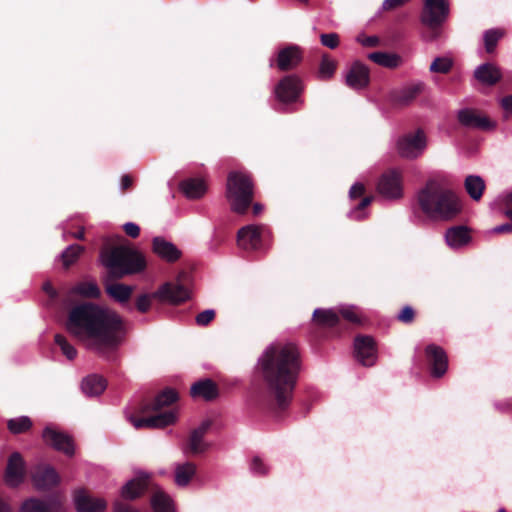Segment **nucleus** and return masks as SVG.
Returning <instances> with one entry per match:
<instances>
[{"label": "nucleus", "instance_id": "obj_1", "mask_svg": "<svg viewBox=\"0 0 512 512\" xmlns=\"http://www.w3.org/2000/svg\"><path fill=\"white\" fill-rule=\"evenodd\" d=\"M302 368V357L294 342L269 345L258 360L257 371L265 391L256 399L259 407L275 413L285 411L291 404Z\"/></svg>", "mask_w": 512, "mask_h": 512}, {"label": "nucleus", "instance_id": "obj_2", "mask_svg": "<svg viewBox=\"0 0 512 512\" xmlns=\"http://www.w3.org/2000/svg\"><path fill=\"white\" fill-rule=\"evenodd\" d=\"M65 326L88 349L107 359L118 350L127 333L125 321L116 311L92 302L72 307Z\"/></svg>", "mask_w": 512, "mask_h": 512}, {"label": "nucleus", "instance_id": "obj_3", "mask_svg": "<svg viewBox=\"0 0 512 512\" xmlns=\"http://www.w3.org/2000/svg\"><path fill=\"white\" fill-rule=\"evenodd\" d=\"M99 259L107 271L104 279L105 292L114 301L127 303L133 294V286L112 282L142 273L147 267L144 254L129 245L113 244L110 239L105 238Z\"/></svg>", "mask_w": 512, "mask_h": 512}, {"label": "nucleus", "instance_id": "obj_4", "mask_svg": "<svg viewBox=\"0 0 512 512\" xmlns=\"http://www.w3.org/2000/svg\"><path fill=\"white\" fill-rule=\"evenodd\" d=\"M420 209L428 216L449 220L461 211V203L456 194L436 180H428L417 194Z\"/></svg>", "mask_w": 512, "mask_h": 512}, {"label": "nucleus", "instance_id": "obj_5", "mask_svg": "<svg viewBox=\"0 0 512 512\" xmlns=\"http://www.w3.org/2000/svg\"><path fill=\"white\" fill-rule=\"evenodd\" d=\"M176 390L166 388L160 392L151 402H145L140 406V413L148 416L131 417V423L136 429L165 428L176 421V413L172 410L160 412L163 408L171 406L178 400Z\"/></svg>", "mask_w": 512, "mask_h": 512}, {"label": "nucleus", "instance_id": "obj_6", "mask_svg": "<svg viewBox=\"0 0 512 512\" xmlns=\"http://www.w3.org/2000/svg\"><path fill=\"white\" fill-rule=\"evenodd\" d=\"M226 198L234 213L246 214L254 198L252 178L243 172H230L226 183Z\"/></svg>", "mask_w": 512, "mask_h": 512}, {"label": "nucleus", "instance_id": "obj_7", "mask_svg": "<svg viewBox=\"0 0 512 512\" xmlns=\"http://www.w3.org/2000/svg\"><path fill=\"white\" fill-rule=\"evenodd\" d=\"M189 297V290L184 285L166 282L151 294L139 295L135 300V306L140 313H147L151 308L153 299H158L163 303L179 305L187 301Z\"/></svg>", "mask_w": 512, "mask_h": 512}, {"label": "nucleus", "instance_id": "obj_8", "mask_svg": "<svg viewBox=\"0 0 512 512\" xmlns=\"http://www.w3.org/2000/svg\"><path fill=\"white\" fill-rule=\"evenodd\" d=\"M450 13L448 0H425L420 14L421 23L429 29L430 40L439 35V30Z\"/></svg>", "mask_w": 512, "mask_h": 512}, {"label": "nucleus", "instance_id": "obj_9", "mask_svg": "<svg viewBox=\"0 0 512 512\" xmlns=\"http://www.w3.org/2000/svg\"><path fill=\"white\" fill-rule=\"evenodd\" d=\"M341 317L349 323H361L360 317L353 308H342L339 311L317 308L313 312V321L319 327L336 329L338 333L341 331Z\"/></svg>", "mask_w": 512, "mask_h": 512}, {"label": "nucleus", "instance_id": "obj_10", "mask_svg": "<svg viewBox=\"0 0 512 512\" xmlns=\"http://www.w3.org/2000/svg\"><path fill=\"white\" fill-rule=\"evenodd\" d=\"M303 60V48L296 44H284L269 59V66L281 72H290L297 69Z\"/></svg>", "mask_w": 512, "mask_h": 512}, {"label": "nucleus", "instance_id": "obj_11", "mask_svg": "<svg viewBox=\"0 0 512 512\" xmlns=\"http://www.w3.org/2000/svg\"><path fill=\"white\" fill-rule=\"evenodd\" d=\"M377 192L389 200L400 199L403 196V176L397 169H388L379 177Z\"/></svg>", "mask_w": 512, "mask_h": 512}, {"label": "nucleus", "instance_id": "obj_12", "mask_svg": "<svg viewBox=\"0 0 512 512\" xmlns=\"http://www.w3.org/2000/svg\"><path fill=\"white\" fill-rule=\"evenodd\" d=\"M303 91L301 78L295 74H289L282 77L276 84L274 93L282 104L295 103Z\"/></svg>", "mask_w": 512, "mask_h": 512}, {"label": "nucleus", "instance_id": "obj_13", "mask_svg": "<svg viewBox=\"0 0 512 512\" xmlns=\"http://www.w3.org/2000/svg\"><path fill=\"white\" fill-rule=\"evenodd\" d=\"M354 357L365 367H372L378 358V347L375 339L370 335L359 334L354 338Z\"/></svg>", "mask_w": 512, "mask_h": 512}, {"label": "nucleus", "instance_id": "obj_14", "mask_svg": "<svg viewBox=\"0 0 512 512\" xmlns=\"http://www.w3.org/2000/svg\"><path fill=\"white\" fill-rule=\"evenodd\" d=\"M18 512H64V503L59 494L52 495L46 500L28 497L22 501Z\"/></svg>", "mask_w": 512, "mask_h": 512}, {"label": "nucleus", "instance_id": "obj_15", "mask_svg": "<svg viewBox=\"0 0 512 512\" xmlns=\"http://www.w3.org/2000/svg\"><path fill=\"white\" fill-rule=\"evenodd\" d=\"M31 481L36 490L50 491L60 484L61 478L54 467L38 464L31 473Z\"/></svg>", "mask_w": 512, "mask_h": 512}, {"label": "nucleus", "instance_id": "obj_16", "mask_svg": "<svg viewBox=\"0 0 512 512\" xmlns=\"http://www.w3.org/2000/svg\"><path fill=\"white\" fill-rule=\"evenodd\" d=\"M265 227L262 225H246L237 232V244L245 251H256L261 248Z\"/></svg>", "mask_w": 512, "mask_h": 512}, {"label": "nucleus", "instance_id": "obj_17", "mask_svg": "<svg viewBox=\"0 0 512 512\" xmlns=\"http://www.w3.org/2000/svg\"><path fill=\"white\" fill-rule=\"evenodd\" d=\"M26 476V467L22 455L19 452H13L7 461L4 473V481L10 488L20 486Z\"/></svg>", "mask_w": 512, "mask_h": 512}, {"label": "nucleus", "instance_id": "obj_18", "mask_svg": "<svg viewBox=\"0 0 512 512\" xmlns=\"http://www.w3.org/2000/svg\"><path fill=\"white\" fill-rule=\"evenodd\" d=\"M457 119L462 126L469 129L489 131L495 127V123L490 118L471 108L459 110Z\"/></svg>", "mask_w": 512, "mask_h": 512}, {"label": "nucleus", "instance_id": "obj_19", "mask_svg": "<svg viewBox=\"0 0 512 512\" xmlns=\"http://www.w3.org/2000/svg\"><path fill=\"white\" fill-rule=\"evenodd\" d=\"M425 355L431 375L434 378H441L448 369V357L444 349L436 344H429L425 348Z\"/></svg>", "mask_w": 512, "mask_h": 512}, {"label": "nucleus", "instance_id": "obj_20", "mask_svg": "<svg viewBox=\"0 0 512 512\" xmlns=\"http://www.w3.org/2000/svg\"><path fill=\"white\" fill-rule=\"evenodd\" d=\"M398 152L405 158H416L425 148V136L421 130L401 137L397 143Z\"/></svg>", "mask_w": 512, "mask_h": 512}, {"label": "nucleus", "instance_id": "obj_21", "mask_svg": "<svg viewBox=\"0 0 512 512\" xmlns=\"http://www.w3.org/2000/svg\"><path fill=\"white\" fill-rule=\"evenodd\" d=\"M43 439L55 450L60 451L69 457H72L75 453L73 439L68 434L47 427L43 431Z\"/></svg>", "mask_w": 512, "mask_h": 512}, {"label": "nucleus", "instance_id": "obj_22", "mask_svg": "<svg viewBox=\"0 0 512 512\" xmlns=\"http://www.w3.org/2000/svg\"><path fill=\"white\" fill-rule=\"evenodd\" d=\"M424 88L425 84L423 82H417L409 84L401 89H396L391 93V101L396 106H409L424 91Z\"/></svg>", "mask_w": 512, "mask_h": 512}, {"label": "nucleus", "instance_id": "obj_23", "mask_svg": "<svg viewBox=\"0 0 512 512\" xmlns=\"http://www.w3.org/2000/svg\"><path fill=\"white\" fill-rule=\"evenodd\" d=\"M346 85L354 90L364 89L370 82V71L366 65L356 61L346 74Z\"/></svg>", "mask_w": 512, "mask_h": 512}, {"label": "nucleus", "instance_id": "obj_24", "mask_svg": "<svg viewBox=\"0 0 512 512\" xmlns=\"http://www.w3.org/2000/svg\"><path fill=\"white\" fill-rule=\"evenodd\" d=\"M150 487V476L140 474L129 480L121 490V495L126 500H135L141 497Z\"/></svg>", "mask_w": 512, "mask_h": 512}, {"label": "nucleus", "instance_id": "obj_25", "mask_svg": "<svg viewBox=\"0 0 512 512\" xmlns=\"http://www.w3.org/2000/svg\"><path fill=\"white\" fill-rule=\"evenodd\" d=\"M152 250L158 257L169 263L178 261L182 256V252L163 237L153 238Z\"/></svg>", "mask_w": 512, "mask_h": 512}, {"label": "nucleus", "instance_id": "obj_26", "mask_svg": "<svg viewBox=\"0 0 512 512\" xmlns=\"http://www.w3.org/2000/svg\"><path fill=\"white\" fill-rule=\"evenodd\" d=\"M74 502L77 512H103L107 507L104 499L94 498L83 490L75 494Z\"/></svg>", "mask_w": 512, "mask_h": 512}, {"label": "nucleus", "instance_id": "obj_27", "mask_svg": "<svg viewBox=\"0 0 512 512\" xmlns=\"http://www.w3.org/2000/svg\"><path fill=\"white\" fill-rule=\"evenodd\" d=\"M190 395L193 398H202L210 402L219 396V388L212 379L205 378L192 384Z\"/></svg>", "mask_w": 512, "mask_h": 512}, {"label": "nucleus", "instance_id": "obj_28", "mask_svg": "<svg viewBox=\"0 0 512 512\" xmlns=\"http://www.w3.org/2000/svg\"><path fill=\"white\" fill-rule=\"evenodd\" d=\"M474 77L483 85L494 86L501 80L502 73L495 64L487 62L475 69Z\"/></svg>", "mask_w": 512, "mask_h": 512}, {"label": "nucleus", "instance_id": "obj_29", "mask_svg": "<svg viewBox=\"0 0 512 512\" xmlns=\"http://www.w3.org/2000/svg\"><path fill=\"white\" fill-rule=\"evenodd\" d=\"M212 425L211 420H205L201 423V425L195 428L189 437L188 448L191 453L199 454L206 451L208 448V444L203 441L204 436L208 432Z\"/></svg>", "mask_w": 512, "mask_h": 512}, {"label": "nucleus", "instance_id": "obj_30", "mask_svg": "<svg viewBox=\"0 0 512 512\" xmlns=\"http://www.w3.org/2000/svg\"><path fill=\"white\" fill-rule=\"evenodd\" d=\"M179 188L188 199H200L207 191L206 183L200 178H188L180 182Z\"/></svg>", "mask_w": 512, "mask_h": 512}, {"label": "nucleus", "instance_id": "obj_31", "mask_svg": "<svg viewBox=\"0 0 512 512\" xmlns=\"http://www.w3.org/2000/svg\"><path fill=\"white\" fill-rule=\"evenodd\" d=\"M106 387V379L97 374H92L84 378L81 385L82 391L87 396H98L104 392Z\"/></svg>", "mask_w": 512, "mask_h": 512}, {"label": "nucleus", "instance_id": "obj_32", "mask_svg": "<svg viewBox=\"0 0 512 512\" xmlns=\"http://www.w3.org/2000/svg\"><path fill=\"white\" fill-rule=\"evenodd\" d=\"M368 59L379 66L389 69H395L403 63V59L400 55L381 51L370 53Z\"/></svg>", "mask_w": 512, "mask_h": 512}, {"label": "nucleus", "instance_id": "obj_33", "mask_svg": "<svg viewBox=\"0 0 512 512\" xmlns=\"http://www.w3.org/2000/svg\"><path fill=\"white\" fill-rule=\"evenodd\" d=\"M445 238L447 244L453 248L466 245L471 239L469 230L465 226H454L449 228L446 232Z\"/></svg>", "mask_w": 512, "mask_h": 512}, {"label": "nucleus", "instance_id": "obj_34", "mask_svg": "<svg viewBox=\"0 0 512 512\" xmlns=\"http://www.w3.org/2000/svg\"><path fill=\"white\" fill-rule=\"evenodd\" d=\"M151 506L154 512H174L172 499L161 489L153 492Z\"/></svg>", "mask_w": 512, "mask_h": 512}, {"label": "nucleus", "instance_id": "obj_35", "mask_svg": "<svg viewBox=\"0 0 512 512\" xmlns=\"http://www.w3.org/2000/svg\"><path fill=\"white\" fill-rule=\"evenodd\" d=\"M468 195L475 201H479L485 190L484 180L477 175H469L464 182Z\"/></svg>", "mask_w": 512, "mask_h": 512}, {"label": "nucleus", "instance_id": "obj_36", "mask_svg": "<svg viewBox=\"0 0 512 512\" xmlns=\"http://www.w3.org/2000/svg\"><path fill=\"white\" fill-rule=\"evenodd\" d=\"M73 292L82 297L89 299H98L101 296V291L96 282L83 281L73 287Z\"/></svg>", "mask_w": 512, "mask_h": 512}, {"label": "nucleus", "instance_id": "obj_37", "mask_svg": "<svg viewBox=\"0 0 512 512\" xmlns=\"http://www.w3.org/2000/svg\"><path fill=\"white\" fill-rule=\"evenodd\" d=\"M196 472V466L191 462L178 465L175 471V482L179 486L187 485Z\"/></svg>", "mask_w": 512, "mask_h": 512}, {"label": "nucleus", "instance_id": "obj_38", "mask_svg": "<svg viewBox=\"0 0 512 512\" xmlns=\"http://www.w3.org/2000/svg\"><path fill=\"white\" fill-rule=\"evenodd\" d=\"M84 251V246L78 244H72L68 246L61 254V261L64 268L68 269L70 266L76 263Z\"/></svg>", "mask_w": 512, "mask_h": 512}, {"label": "nucleus", "instance_id": "obj_39", "mask_svg": "<svg viewBox=\"0 0 512 512\" xmlns=\"http://www.w3.org/2000/svg\"><path fill=\"white\" fill-rule=\"evenodd\" d=\"M337 68V62L329 57L328 54H323L318 70V77L321 80H329L333 77Z\"/></svg>", "mask_w": 512, "mask_h": 512}, {"label": "nucleus", "instance_id": "obj_40", "mask_svg": "<svg viewBox=\"0 0 512 512\" xmlns=\"http://www.w3.org/2000/svg\"><path fill=\"white\" fill-rule=\"evenodd\" d=\"M7 427L13 434L25 433L32 427V421L27 416H21L8 420Z\"/></svg>", "mask_w": 512, "mask_h": 512}, {"label": "nucleus", "instance_id": "obj_41", "mask_svg": "<svg viewBox=\"0 0 512 512\" xmlns=\"http://www.w3.org/2000/svg\"><path fill=\"white\" fill-rule=\"evenodd\" d=\"M505 31L503 29H489L484 33V45L487 53L494 52L498 41L503 38Z\"/></svg>", "mask_w": 512, "mask_h": 512}, {"label": "nucleus", "instance_id": "obj_42", "mask_svg": "<svg viewBox=\"0 0 512 512\" xmlns=\"http://www.w3.org/2000/svg\"><path fill=\"white\" fill-rule=\"evenodd\" d=\"M54 340L68 360H74L76 358L77 350L68 342L65 336L56 334Z\"/></svg>", "mask_w": 512, "mask_h": 512}, {"label": "nucleus", "instance_id": "obj_43", "mask_svg": "<svg viewBox=\"0 0 512 512\" xmlns=\"http://www.w3.org/2000/svg\"><path fill=\"white\" fill-rule=\"evenodd\" d=\"M453 66V61L448 57H437L430 65V71L433 73L447 74Z\"/></svg>", "mask_w": 512, "mask_h": 512}, {"label": "nucleus", "instance_id": "obj_44", "mask_svg": "<svg viewBox=\"0 0 512 512\" xmlns=\"http://www.w3.org/2000/svg\"><path fill=\"white\" fill-rule=\"evenodd\" d=\"M216 317V312L213 309H207L199 314L195 318V322L200 327L208 326Z\"/></svg>", "mask_w": 512, "mask_h": 512}, {"label": "nucleus", "instance_id": "obj_45", "mask_svg": "<svg viewBox=\"0 0 512 512\" xmlns=\"http://www.w3.org/2000/svg\"><path fill=\"white\" fill-rule=\"evenodd\" d=\"M321 44L330 49H336L339 46V35L337 33H323L320 35Z\"/></svg>", "mask_w": 512, "mask_h": 512}, {"label": "nucleus", "instance_id": "obj_46", "mask_svg": "<svg viewBox=\"0 0 512 512\" xmlns=\"http://www.w3.org/2000/svg\"><path fill=\"white\" fill-rule=\"evenodd\" d=\"M415 319V311L411 306H404L397 315V320L404 324H410Z\"/></svg>", "mask_w": 512, "mask_h": 512}, {"label": "nucleus", "instance_id": "obj_47", "mask_svg": "<svg viewBox=\"0 0 512 512\" xmlns=\"http://www.w3.org/2000/svg\"><path fill=\"white\" fill-rule=\"evenodd\" d=\"M251 470L258 475H266L268 473V468L263 463L262 459L258 456H255L252 459Z\"/></svg>", "mask_w": 512, "mask_h": 512}, {"label": "nucleus", "instance_id": "obj_48", "mask_svg": "<svg viewBox=\"0 0 512 512\" xmlns=\"http://www.w3.org/2000/svg\"><path fill=\"white\" fill-rule=\"evenodd\" d=\"M123 230L131 238H137L140 235V227L133 222L125 223Z\"/></svg>", "mask_w": 512, "mask_h": 512}, {"label": "nucleus", "instance_id": "obj_49", "mask_svg": "<svg viewBox=\"0 0 512 512\" xmlns=\"http://www.w3.org/2000/svg\"><path fill=\"white\" fill-rule=\"evenodd\" d=\"M357 41L365 47H377L380 43L377 36H359Z\"/></svg>", "mask_w": 512, "mask_h": 512}, {"label": "nucleus", "instance_id": "obj_50", "mask_svg": "<svg viewBox=\"0 0 512 512\" xmlns=\"http://www.w3.org/2000/svg\"><path fill=\"white\" fill-rule=\"evenodd\" d=\"M364 193H365L364 185L362 183H355L349 191V196L351 199H357V198L363 197Z\"/></svg>", "mask_w": 512, "mask_h": 512}, {"label": "nucleus", "instance_id": "obj_51", "mask_svg": "<svg viewBox=\"0 0 512 512\" xmlns=\"http://www.w3.org/2000/svg\"><path fill=\"white\" fill-rule=\"evenodd\" d=\"M409 0H384L382 8L385 11H390L404 5Z\"/></svg>", "mask_w": 512, "mask_h": 512}, {"label": "nucleus", "instance_id": "obj_52", "mask_svg": "<svg viewBox=\"0 0 512 512\" xmlns=\"http://www.w3.org/2000/svg\"><path fill=\"white\" fill-rule=\"evenodd\" d=\"M133 178L129 174H125L121 178V190L122 192H126L133 187Z\"/></svg>", "mask_w": 512, "mask_h": 512}, {"label": "nucleus", "instance_id": "obj_53", "mask_svg": "<svg viewBox=\"0 0 512 512\" xmlns=\"http://www.w3.org/2000/svg\"><path fill=\"white\" fill-rule=\"evenodd\" d=\"M113 512H138L129 505H126L120 501H116L113 506Z\"/></svg>", "mask_w": 512, "mask_h": 512}, {"label": "nucleus", "instance_id": "obj_54", "mask_svg": "<svg viewBox=\"0 0 512 512\" xmlns=\"http://www.w3.org/2000/svg\"><path fill=\"white\" fill-rule=\"evenodd\" d=\"M504 213L509 218L512 219V192L509 193L504 201Z\"/></svg>", "mask_w": 512, "mask_h": 512}, {"label": "nucleus", "instance_id": "obj_55", "mask_svg": "<svg viewBox=\"0 0 512 512\" xmlns=\"http://www.w3.org/2000/svg\"><path fill=\"white\" fill-rule=\"evenodd\" d=\"M501 105L506 112L512 114V94L502 98Z\"/></svg>", "mask_w": 512, "mask_h": 512}, {"label": "nucleus", "instance_id": "obj_56", "mask_svg": "<svg viewBox=\"0 0 512 512\" xmlns=\"http://www.w3.org/2000/svg\"><path fill=\"white\" fill-rule=\"evenodd\" d=\"M373 201V197L372 196H365L361 199V201L358 203V205L355 207V211H362L364 210L367 206H369L371 204V202Z\"/></svg>", "mask_w": 512, "mask_h": 512}, {"label": "nucleus", "instance_id": "obj_57", "mask_svg": "<svg viewBox=\"0 0 512 512\" xmlns=\"http://www.w3.org/2000/svg\"><path fill=\"white\" fill-rule=\"evenodd\" d=\"M509 223L499 225L494 228L496 233H511L512 232V219H509Z\"/></svg>", "mask_w": 512, "mask_h": 512}, {"label": "nucleus", "instance_id": "obj_58", "mask_svg": "<svg viewBox=\"0 0 512 512\" xmlns=\"http://www.w3.org/2000/svg\"><path fill=\"white\" fill-rule=\"evenodd\" d=\"M0 512H12L10 503L2 498H0Z\"/></svg>", "mask_w": 512, "mask_h": 512}, {"label": "nucleus", "instance_id": "obj_59", "mask_svg": "<svg viewBox=\"0 0 512 512\" xmlns=\"http://www.w3.org/2000/svg\"><path fill=\"white\" fill-rule=\"evenodd\" d=\"M70 235L78 240H84L85 239V230L84 227H81L77 232L70 233Z\"/></svg>", "mask_w": 512, "mask_h": 512}, {"label": "nucleus", "instance_id": "obj_60", "mask_svg": "<svg viewBox=\"0 0 512 512\" xmlns=\"http://www.w3.org/2000/svg\"><path fill=\"white\" fill-rule=\"evenodd\" d=\"M43 289L45 290V292H47L51 297H55L56 296V291L54 290V288L52 287V285L50 283H45L44 286H43Z\"/></svg>", "mask_w": 512, "mask_h": 512}, {"label": "nucleus", "instance_id": "obj_61", "mask_svg": "<svg viewBox=\"0 0 512 512\" xmlns=\"http://www.w3.org/2000/svg\"><path fill=\"white\" fill-rule=\"evenodd\" d=\"M253 214L258 215L261 213L263 206L260 203H254L252 206Z\"/></svg>", "mask_w": 512, "mask_h": 512}, {"label": "nucleus", "instance_id": "obj_62", "mask_svg": "<svg viewBox=\"0 0 512 512\" xmlns=\"http://www.w3.org/2000/svg\"><path fill=\"white\" fill-rule=\"evenodd\" d=\"M298 1L303 3V4H305V5H307L309 3V0H298Z\"/></svg>", "mask_w": 512, "mask_h": 512}, {"label": "nucleus", "instance_id": "obj_63", "mask_svg": "<svg viewBox=\"0 0 512 512\" xmlns=\"http://www.w3.org/2000/svg\"><path fill=\"white\" fill-rule=\"evenodd\" d=\"M498 512H506L505 509H500Z\"/></svg>", "mask_w": 512, "mask_h": 512}]
</instances>
